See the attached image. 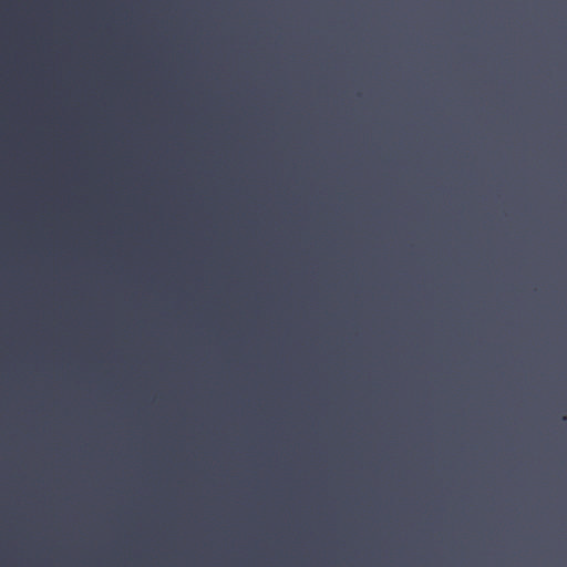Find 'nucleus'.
Here are the masks:
<instances>
[{"mask_svg": "<svg viewBox=\"0 0 567 567\" xmlns=\"http://www.w3.org/2000/svg\"><path fill=\"white\" fill-rule=\"evenodd\" d=\"M178 245H182V237H178Z\"/></svg>", "mask_w": 567, "mask_h": 567, "instance_id": "39448f33", "label": "nucleus"}, {"mask_svg": "<svg viewBox=\"0 0 567 567\" xmlns=\"http://www.w3.org/2000/svg\"><path fill=\"white\" fill-rule=\"evenodd\" d=\"M178 34H182V27H178Z\"/></svg>", "mask_w": 567, "mask_h": 567, "instance_id": "f257e3e1", "label": "nucleus"}, {"mask_svg": "<svg viewBox=\"0 0 567 567\" xmlns=\"http://www.w3.org/2000/svg\"><path fill=\"white\" fill-rule=\"evenodd\" d=\"M178 280H182V272H178Z\"/></svg>", "mask_w": 567, "mask_h": 567, "instance_id": "1a4fd4ad", "label": "nucleus"}, {"mask_svg": "<svg viewBox=\"0 0 567 567\" xmlns=\"http://www.w3.org/2000/svg\"><path fill=\"white\" fill-rule=\"evenodd\" d=\"M178 280H182V272H178Z\"/></svg>", "mask_w": 567, "mask_h": 567, "instance_id": "0eeeda50", "label": "nucleus"}, {"mask_svg": "<svg viewBox=\"0 0 567 567\" xmlns=\"http://www.w3.org/2000/svg\"><path fill=\"white\" fill-rule=\"evenodd\" d=\"M178 280H182V272H178Z\"/></svg>", "mask_w": 567, "mask_h": 567, "instance_id": "6e6552de", "label": "nucleus"}, {"mask_svg": "<svg viewBox=\"0 0 567 567\" xmlns=\"http://www.w3.org/2000/svg\"><path fill=\"white\" fill-rule=\"evenodd\" d=\"M178 34H182V27H178Z\"/></svg>", "mask_w": 567, "mask_h": 567, "instance_id": "f03ea898", "label": "nucleus"}, {"mask_svg": "<svg viewBox=\"0 0 567 567\" xmlns=\"http://www.w3.org/2000/svg\"><path fill=\"white\" fill-rule=\"evenodd\" d=\"M178 245H182V237H178Z\"/></svg>", "mask_w": 567, "mask_h": 567, "instance_id": "423d86ee", "label": "nucleus"}, {"mask_svg": "<svg viewBox=\"0 0 567 567\" xmlns=\"http://www.w3.org/2000/svg\"><path fill=\"white\" fill-rule=\"evenodd\" d=\"M178 34H182V27H178Z\"/></svg>", "mask_w": 567, "mask_h": 567, "instance_id": "7ed1b4c3", "label": "nucleus"}, {"mask_svg": "<svg viewBox=\"0 0 567 567\" xmlns=\"http://www.w3.org/2000/svg\"><path fill=\"white\" fill-rule=\"evenodd\" d=\"M178 245H182V237H178Z\"/></svg>", "mask_w": 567, "mask_h": 567, "instance_id": "20e7f679", "label": "nucleus"}]
</instances>
